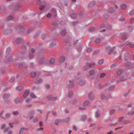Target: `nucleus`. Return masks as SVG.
Listing matches in <instances>:
<instances>
[{
	"label": "nucleus",
	"instance_id": "f257e3e1",
	"mask_svg": "<svg viewBox=\"0 0 134 134\" xmlns=\"http://www.w3.org/2000/svg\"><path fill=\"white\" fill-rule=\"evenodd\" d=\"M6 126V125L5 124H2L1 125V129L3 130L4 132H7L9 129V127L5 128Z\"/></svg>",
	"mask_w": 134,
	"mask_h": 134
},
{
	"label": "nucleus",
	"instance_id": "f03ea898",
	"mask_svg": "<svg viewBox=\"0 0 134 134\" xmlns=\"http://www.w3.org/2000/svg\"><path fill=\"white\" fill-rule=\"evenodd\" d=\"M35 113L34 111L32 110L29 114V118L30 119H31L34 117V115Z\"/></svg>",
	"mask_w": 134,
	"mask_h": 134
},
{
	"label": "nucleus",
	"instance_id": "7ed1b4c3",
	"mask_svg": "<svg viewBox=\"0 0 134 134\" xmlns=\"http://www.w3.org/2000/svg\"><path fill=\"white\" fill-rule=\"evenodd\" d=\"M43 81V80L41 79H37L35 82V83L36 84H38L41 83Z\"/></svg>",
	"mask_w": 134,
	"mask_h": 134
},
{
	"label": "nucleus",
	"instance_id": "20e7f679",
	"mask_svg": "<svg viewBox=\"0 0 134 134\" xmlns=\"http://www.w3.org/2000/svg\"><path fill=\"white\" fill-rule=\"evenodd\" d=\"M56 14V10L54 9H52L51 10V16L52 15H55Z\"/></svg>",
	"mask_w": 134,
	"mask_h": 134
},
{
	"label": "nucleus",
	"instance_id": "39448f33",
	"mask_svg": "<svg viewBox=\"0 0 134 134\" xmlns=\"http://www.w3.org/2000/svg\"><path fill=\"white\" fill-rule=\"evenodd\" d=\"M29 94V92L28 91H25L23 95V97L24 98H26Z\"/></svg>",
	"mask_w": 134,
	"mask_h": 134
},
{
	"label": "nucleus",
	"instance_id": "423d86ee",
	"mask_svg": "<svg viewBox=\"0 0 134 134\" xmlns=\"http://www.w3.org/2000/svg\"><path fill=\"white\" fill-rule=\"evenodd\" d=\"M28 129V128L23 127L20 129V132L18 134H22L23 133L24 130H27Z\"/></svg>",
	"mask_w": 134,
	"mask_h": 134
},
{
	"label": "nucleus",
	"instance_id": "0eeeda50",
	"mask_svg": "<svg viewBox=\"0 0 134 134\" xmlns=\"http://www.w3.org/2000/svg\"><path fill=\"white\" fill-rule=\"evenodd\" d=\"M21 98L19 97H17L15 98L14 100V102L16 103H19L20 101Z\"/></svg>",
	"mask_w": 134,
	"mask_h": 134
},
{
	"label": "nucleus",
	"instance_id": "6e6552de",
	"mask_svg": "<svg viewBox=\"0 0 134 134\" xmlns=\"http://www.w3.org/2000/svg\"><path fill=\"white\" fill-rule=\"evenodd\" d=\"M36 73L35 72H31L30 75L33 78H34L36 76Z\"/></svg>",
	"mask_w": 134,
	"mask_h": 134
},
{
	"label": "nucleus",
	"instance_id": "1a4fd4ad",
	"mask_svg": "<svg viewBox=\"0 0 134 134\" xmlns=\"http://www.w3.org/2000/svg\"><path fill=\"white\" fill-rule=\"evenodd\" d=\"M10 96L9 94L8 93L4 94L3 96V97L4 99H7Z\"/></svg>",
	"mask_w": 134,
	"mask_h": 134
},
{
	"label": "nucleus",
	"instance_id": "9d476101",
	"mask_svg": "<svg viewBox=\"0 0 134 134\" xmlns=\"http://www.w3.org/2000/svg\"><path fill=\"white\" fill-rule=\"evenodd\" d=\"M65 60V57L64 56H62L60 57L59 59V62L61 63L64 61Z\"/></svg>",
	"mask_w": 134,
	"mask_h": 134
},
{
	"label": "nucleus",
	"instance_id": "9b49d317",
	"mask_svg": "<svg viewBox=\"0 0 134 134\" xmlns=\"http://www.w3.org/2000/svg\"><path fill=\"white\" fill-rule=\"evenodd\" d=\"M74 84L73 82L72 81H70L69 85V87L70 88H72Z\"/></svg>",
	"mask_w": 134,
	"mask_h": 134
},
{
	"label": "nucleus",
	"instance_id": "f8f14e48",
	"mask_svg": "<svg viewBox=\"0 0 134 134\" xmlns=\"http://www.w3.org/2000/svg\"><path fill=\"white\" fill-rule=\"evenodd\" d=\"M16 88L18 91H21L23 90V87L21 86H18Z\"/></svg>",
	"mask_w": 134,
	"mask_h": 134
},
{
	"label": "nucleus",
	"instance_id": "ddd939ff",
	"mask_svg": "<svg viewBox=\"0 0 134 134\" xmlns=\"http://www.w3.org/2000/svg\"><path fill=\"white\" fill-rule=\"evenodd\" d=\"M11 116V114L9 113H6L5 115V119L10 118Z\"/></svg>",
	"mask_w": 134,
	"mask_h": 134
},
{
	"label": "nucleus",
	"instance_id": "4468645a",
	"mask_svg": "<svg viewBox=\"0 0 134 134\" xmlns=\"http://www.w3.org/2000/svg\"><path fill=\"white\" fill-rule=\"evenodd\" d=\"M100 112L98 111H97L96 114V118H98L100 116Z\"/></svg>",
	"mask_w": 134,
	"mask_h": 134
},
{
	"label": "nucleus",
	"instance_id": "2eb2a0df",
	"mask_svg": "<svg viewBox=\"0 0 134 134\" xmlns=\"http://www.w3.org/2000/svg\"><path fill=\"white\" fill-rule=\"evenodd\" d=\"M12 114L13 115L15 116H18L19 115V112L18 111H14L13 112Z\"/></svg>",
	"mask_w": 134,
	"mask_h": 134
},
{
	"label": "nucleus",
	"instance_id": "dca6fc26",
	"mask_svg": "<svg viewBox=\"0 0 134 134\" xmlns=\"http://www.w3.org/2000/svg\"><path fill=\"white\" fill-rule=\"evenodd\" d=\"M85 83V81L84 80H82L80 81L79 83V85L81 86L84 85Z\"/></svg>",
	"mask_w": 134,
	"mask_h": 134
},
{
	"label": "nucleus",
	"instance_id": "f3484780",
	"mask_svg": "<svg viewBox=\"0 0 134 134\" xmlns=\"http://www.w3.org/2000/svg\"><path fill=\"white\" fill-rule=\"evenodd\" d=\"M115 110L114 109H112L109 112V113L110 115H112L115 113Z\"/></svg>",
	"mask_w": 134,
	"mask_h": 134
},
{
	"label": "nucleus",
	"instance_id": "a211bd4d",
	"mask_svg": "<svg viewBox=\"0 0 134 134\" xmlns=\"http://www.w3.org/2000/svg\"><path fill=\"white\" fill-rule=\"evenodd\" d=\"M30 96L32 98H36V96L35 95V94L33 93H31L30 94Z\"/></svg>",
	"mask_w": 134,
	"mask_h": 134
},
{
	"label": "nucleus",
	"instance_id": "6ab92c4d",
	"mask_svg": "<svg viewBox=\"0 0 134 134\" xmlns=\"http://www.w3.org/2000/svg\"><path fill=\"white\" fill-rule=\"evenodd\" d=\"M94 73V70H91L89 72V74L90 75H93Z\"/></svg>",
	"mask_w": 134,
	"mask_h": 134
},
{
	"label": "nucleus",
	"instance_id": "aec40b11",
	"mask_svg": "<svg viewBox=\"0 0 134 134\" xmlns=\"http://www.w3.org/2000/svg\"><path fill=\"white\" fill-rule=\"evenodd\" d=\"M66 34V31L64 30H63L61 33V34L62 36H64Z\"/></svg>",
	"mask_w": 134,
	"mask_h": 134
},
{
	"label": "nucleus",
	"instance_id": "412c9836",
	"mask_svg": "<svg viewBox=\"0 0 134 134\" xmlns=\"http://www.w3.org/2000/svg\"><path fill=\"white\" fill-rule=\"evenodd\" d=\"M126 45H129V46L131 48L134 47V44H132L130 43H126Z\"/></svg>",
	"mask_w": 134,
	"mask_h": 134
},
{
	"label": "nucleus",
	"instance_id": "4be33fe9",
	"mask_svg": "<svg viewBox=\"0 0 134 134\" xmlns=\"http://www.w3.org/2000/svg\"><path fill=\"white\" fill-rule=\"evenodd\" d=\"M73 94V93L71 91H69L68 93V96L69 97H71Z\"/></svg>",
	"mask_w": 134,
	"mask_h": 134
},
{
	"label": "nucleus",
	"instance_id": "5701e85b",
	"mask_svg": "<svg viewBox=\"0 0 134 134\" xmlns=\"http://www.w3.org/2000/svg\"><path fill=\"white\" fill-rule=\"evenodd\" d=\"M120 81H124L126 80V77H122L120 78Z\"/></svg>",
	"mask_w": 134,
	"mask_h": 134
},
{
	"label": "nucleus",
	"instance_id": "b1692460",
	"mask_svg": "<svg viewBox=\"0 0 134 134\" xmlns=\"http://www.w3.org/2000/svg\"><path fill=\"white\" fill-rule=\"evenodd\" d=\"M57 97H51V100L54 101L57 100Z\"/></svg>",
	"mask_w": 134,
	"mask_h": 134
},
{
	"label": "nucleus",
	"instance_id": "393cba45",
	"mask_svg": "<svg viewBox=\"0 0 134 134\" xmlns=\"http://www.w3.org/2000/svg\"><path fill=\"white\" fill-rule=\"evenodd\" d=\"M22 40L20 38H18L16 40V42L17 43H19L21 42Z\"/></svg>",
	"mask_w": 134,
	"mask_h": 134
},
{
	"label": "nucleus",
	"instance_id": "a878e982",
	"mask_svg": "<svg viewBox=\"0 0 134 134\" xmlns=\"http://www.w3.org/2000/svg\"><path fill=\"white\" fill-rule=\"evenodd\" d=\"M89 103V101L86 100L85 102L83 103V106H86Z\"/></svg>",
	"mask_w": 134,
	"mask_h": 134
},
{
	"label": "nucleus",
	"instance_id": "bb28decb",
	"mask_svg": "<svg viewBox=\"0 0 134 134\" xmlns=\"http://www.w3.org/2000/svg\"><path fill=\"white\" fill-rule=\"evenodd\" d=\"M55 63V59L54 58L51 59V64H54Z\"/></svg>",
	"mask_w": 134,
	"mask_h": 134
},
{
	"label": "nucleus",
	"instance_id": "cd10ccee",
	"mask_svg": "<svg viewBox=\"0 0 134 134\" xmlns=\"http://www.w3.org/2000/svg\"><path fill=\"white\" fill-rule=\"evenodd\" d=\"M126 7V5L123 4L122 5L121 8L122 10L125 9Z\"/></svg>",
	"mask_w": 134,
	"mask_h": 134
},
{
	"label": "nucleus",
	"instance_id": "c85d7f7f",
	"mask_svg": "<svg viewBox=\"0 0 134 134\" xmlns=\"http://www.w3.org/2000/svg\"><path fill=\"white\" fill-rule=\"evenodd\" d=\"M71 16V17L73 18H75L76 17V14L75 13H73L72 14Z\"/></svg>",
	"mask_w": 134,
	"mask_h": 134
},
{
	"label": "nucleus",
	"instance_id": "c756f323",
	"mask_svg": "<svg viewBox=\"0 0 134 134\" xmlns=\"http://www.w3.org/2000/svg\"><path fill=\"white\" fill-rule=\"evenodd\" d=\"M106 75V74L104 73H103L101 74L100 75V77L101 78H102L105 76Z\"/></svg>",
	"mask_w": 134,
	"mask_h": 134
},
{
	"label": "nucleus",
	"instance_id": "7c9ffc66",
	"mask_svg": "<svg viewBox=\"0 0 134 134\" xmlns=\"http://www.w3.org/2000/svg\"><path fill=\"white\" fill-rule=\"evenodd\" d=\"M126 38L127 36L126 35H122L121 37L122 40H125L126 39Z\"/></svg>",
	"mask_w": 134,
	"mask_h": 134
},
{
	"label": "nucleus",
	"instance_id": "2f4dec72",
	"mask_svg": "<svg viewBox=\"0 0 134 134\" xmlns=\"http://www.w3.org/2000/svg\"><path fill=\"white\" fill-rule=\"evenodd\" d=\"M103 62V60L102 59L99 60L98 62V63L99 64H102Z\"/></svg>",
	"mask_w": 134,
	"mask_h": 134
},
{
	"label": "nucleus",
	"instance_id": "473e14b6",
	"mask_svg": "<svg viewBox=\"0 0 134 134\" xmlns=\"http://www.w3.org/2000/svg\"><path fill=\"white\" fill-rule=\"evenodd\" d=\"M11 51V49L10 48H8L7 49L6 52L7 54H9Z\"/></svg>",
	"mask_w": 134,
	"mask_h": 134
},
{
	"label": "nucleus",
	"instance_id": "72a5a7b5",
	"mask_svg": "<svg viewBox=\"0 0 134 134\" xmlns=\"http://www.w3.org/2000/svg\"><path fill=\"white\" fill-rule=\"evenodd\" d=\"M99 52V50H97L96 51H94L93 53V55H96L98 54Z\"/></svg>",
	"mask_w": 134,
	"mask_h": 134
},
{
	"label": "nucleus",
	"instance_id": "f704fd0d",
	"mask_svg": "<svg viewBox=\"0 0 134 134\" xmlns=\"http://www.w3.org/2000/svg\"><path fill=\"white\" fill-rule=\"evenodd\" d=\"M117 74L118 75H120L122 73V71L121 70H118L117 72Z\"/></svg>",
	"mask_w": 134,
	"mask_h": 134
},
{
	"label": "nucleus",
	"instance_id": "c9c22d12",
	"mask_svg": "<svg viewBox=\"0 0 134 134\" xmlns=\"http://www.w3.org/2000/svg\"><path fill=\"white\" fill-rule=\"evenodd\" d=\"M45 7V5H43L40 7V9L41 10H43L44 8Z\"/></svg>",
	"mask_w": 134,
	"mask_h": 134
},
{
	"label": "nucleus",
	"instance_id": "e433bc0d",
	"mask_svg": "<svg viewBox=\"0 0 134 134\" xmlns=\"http://www.w3.org/2000/svg\"><path fill=\"white\" fill-rule=\"evenodd\" d=\"M129 14L130 15H133L134 14V10H132L130 11L129 12Z\"/></svg>",
	"mask_w": 134,
	"mask_h": 134
},
{
	"label": "nucleus",
	"instance_id": "4c0bfd02",
	"mask_svg": "<svg viewBox=\"0 0 134 134\" xmlns=\"http://www.w3.org/2000/svg\"><path fill=\"white\" fill-rule=\"evenodd\" d=\"M15 80V78L14 77H12L10 80V82L11 83H12Z\"/></svg>",
	"mask_w": 134,
	"mask_h": 134
},
{
	"label": "nucleus",
	"instance_id": "58836bf2",
	"mask_svg": "<svg viewBox=\"0 0 134 134\" xmlns=\"http://www.w3.org/2000/svg\"><path fill=\"white\" fill-rule=\"evenodd\" d=\"M14 18L13 16L12 15H10L8 18V19L9 20H11L13 19Z\"/></svg>",
	"mask_w": 134,
	"mask_h": 134
},
{
	"label": "nucleus",
	"instance_id": "ea45409f",
	"mask_svg": "<svg viewBox=\"0 0 134 134\" xmlns=\"http://www.w3.org/2000/svg\"><path fill=\"white\" fill-rule=\"evenodd\" d=\"M92 51V49L91 48H88L87 49V52H90Z\"/></svg>",
	"mask_w": 134,
	"mask_h": 134
},
{
	"label": "nucleus",
	"instance_id": "a19ab883",
	"mask_svg": "<svg viewBox=\"0 0 134 134\" xmlns=\"http://www.w3.org/2000/svg\"><path fill=\"white\" fill-rule=\"evenodd\" d=\"M114 86H111L109 88V89L110 90H112L114 89Z\"/></svg>",
	"mask_w": 134,
	"mask_h": 134
},
{
	"label": "nucleus",
	"instance_id": "79ce46f5",
	"mask_svg": "<svg viewBox=\"0 0 134 134\" xmlns=\"http://www.w3.org/2000/svg\"><path fill=\"white\" fill-rule=\"evenodd\" d=\"M100 40L99 38L97 39L95 41V42L97 43H99L100 41Z\"/></svg>",
	"mask_w": 134,
	"mask_h": 134
},
{
	"label": "nucleus",
	"instance_id": "37998d69",
	"mask_svg": "<svg viewBox=\"0 0 134 134\" xmlns=\"http://www.w3.org/2000/svg\"><path fill=\"white\" fill-rule=\"evenodd\" d=\"M92 92L89 93L88 94V97L91 99H92V98H91V97L92 96Z\"/></svg>",
	"mask_w": 134,
	"mask_h": 134
},
{
	"label": "nucleus",
	"instance_id": "c03bdc74",
	"mask_svg": "<svg viewBox=\"0 0 134 134\" xmlns=\"http://www.w3.org/2000/svg\"><path fill=\"white\" fill-rule=\"evenodd\" d=\"M29 58L30 59H32L34 57V56L33 54H30L29 56Z\"/></svg>",
	"mask_w": 134,
	"mask_h": 134
},
{
	"label": "nucleus",
	"instance_id": "a18cd8bd",
	"mask_svg": "<svg viewBox=\"0 0 134 134\" xmlns=\"http://www.w3.org/2000/svg\"><path fill=\"white\" fill-rule=\"evenodd\" d=\"M113 131L111 130L110 131L107 133V134H113Z\"/></svg>",
	"mask_w": 134,
	"mask_h": 134
},
{
	"label": "nucleus",
	"instance_id": "49530a36",
	"mask_svg": "<svg viewBox=\"0 0 134 134\" xmlns=\"http://www.w3.org/2000/svg\"><path fill=\"white\" fill-rule=\"evenodd\" d=\"M94 64L93 63H89L87 64V65L89 67H91V66Z\"/></svg>",
	"mask_w": 134,
	"mask_h": 134
},
{
	"label": "nucleus",
	"instance_id": "de8ad7c7",
	"mask_svg": "<svg viewBox=\"0 0 134 134\" xmlns=\"http://www.w3.org/2000/svg\"><path fill=\"white\" fill-rule=\"evenodd\" d=\"M46 88L48 89H49L50 88V85L48 84H47L46 85Z\"/></svg>",
	"mask_w": 134,
	"mask_h": 134
},
{
	"label": "nucleus",
	"instance_id": "09e8293b",
	"mask_svg": "<svg viewBox=\"0 0 134 134\" xmlns=\"http://www.w3.org/2000/svg\"><path fill=\"white\" fill-rule=\"evenodd\" d=\"M38 120V118H36L34 119L33 120V122H37Z\"/></svg>",
	"mask_w": 134,
	"mask_h": 134
},
{
	"label": "nucleus",
	"instance_id": "8fccbe9b",
	"mask_svg": "<svg viewBox=\"0 0 134 134\" xmlns=\"http://www.w3.org/2000/svg\"><path fill=\"white\" fill-rule=\"evenodd\" d=\"M129 91H128L127 92H126L124 93V96L126 97L128 95L129 93Z\"/></svg>",
	"mask_w": 134,
	"mask_h": 134
},
{
	"label": "nucleus",
	"instance_id": "3c124183",
	"mask_svg": "<svg viewBox=\"0 0 134 134\" xmlns=\"http://www.w3.org/2000/svg\"><path fill=\"white\" fill-rule=\"evenodd\" d=\"M59 122H60V120H59L58 119L57 120V121H56L55 122V123L56 125H57L59 123Z\"/></svg>",
	"mask_w": 134,
	"mask_h": 134
},
{
	"label": "nucleus",
	"instance_id": "603ef678",
	"mask_svg": "<svg viewBox=\"0 0 134 134\" xmlns=\"http://www.w3.org/2000/svg\"><path fill=\"white\" fill-rule=\"evenodd\" d=\"M123 118L122 117H121L119 118V121H122Z\"/></svg>",
	"mask_w": 134,
	"mask_h": 134
},
{
	"label": "nucleus",
	"instance_id": "864d4df0",
	"mask_svg": "<svg viewBox=\"0 0 134 134\" xmlns=\"http://www.w3.org/2000/svg\"><path fill=\"white\" fill-rule=\"evenodd\" d=\"M19 122V121L18 120H16L15 121H13V124H18Z\"/></svg>",
	"mask_w": 134,
	"mask_h": 134
},
{
	"label": "nucleus",
	"instance_id": "5fc2aeb1",
	"mask_svg": "<svg viewBox=\"0 0 134 134\" xmlns=\"http://www.w3.org/2000/svg\"><path fill=\"white\" fill-rule=\"evenodd\" d=\"M9 125L11 128H13V123H9Z\"/></svg>",
	"mask_w": 134,
	"mask_h": 134
},
{
	"label": "nucleus",
	"instance_id": "6e6d98bb",
	"mask_svg": "<svg viewBox=\"0 0 134 134\" xmlns=\"http://www.w3.org/2000/svg\"><path fill=\"white\" fill-rule=\"evenodd\" d=\"M31 100V99H30V98L27 99L26 100V103H28Z\"/></svg>",
	"mask_w": 134,
	"mask_h": 134
},
{
	"label": "nucleus",
	"instance_id": "4d7b16f0",
	"mask_svg": "<svg viewBox=\"0 0 134 134\" xmlns=\"http://www.w3.org/2000/svg\"><path fill=\"white\" fill-rule=\"evenodd\" d=\"M4 112V110H2L1 112L0 113V116L3 115Z\"/></svg>",
	"mask_w": 134,
	"mask_h": 134
},
{
	"label": "nucleus",
	"instance_id": "13d9d810",
	"mask_svg": "<svg viewBox=\"0 0 134 134\" xmlns=\"http://www.w3.org/2000/svg\"><path fill=\"white\" fill-rule=\"evenodd\" d=\"M37 3L38 4H40L41 3V2L40 0H37L36 1Z\"/></svg>",
	"mask_w": 134,
	"mask_h": 134
},
{
	"label": "nucleus",
	"instance_id": "bf43d9fd",
	"mask_svg": "<svg viewBox=\"0 0 134 134\" xmlns=\"http://www.w3.org/2000/svg\"><path fill=\"white\" fill-rule=\"evenodd\" d=\"M35 50L33 49H31V52L32 53H34V52H35Z\"/></svg>",
	"mask_w": 134,
	"mask_h": 134
},
{
	"label": "nucleus",
	"instance_id": "052dcab7",
	"mask_svg": "<svg viewBox=\"0 0 134 134\" xmlns=\"http://www.w3.org/2000/svg\"><path fill=\"white\" fill-rule=\"evenodd\" d=\"M39 125L40 126H43L42 122V121H41L40 122Z\"/></svg>",
	"mask_w": 134,
	"mask_h": 134
},
{
	"label": "nucleus",
	"instance_id": "680f3d73",
	"mask_svg": "<svg viewBox=\"0 0 134 134\" xmlns=\"http://www.w3.org/2000/svg\"><path fill=\"white\" fill-rule=\"evenodd\" d=\"M47 17L48 18L50 17V13H49L47 15Z\"/></svg>",
	"mask_w": 134,
	"mask_h": 134
},
{
	"label": "nucleus",
	"instance_id": "e2e57ef3",
	"mask_svg": "<svg viewBox=\"0 0 134 134\" xmlns=\"http://www.w3.org/2000/svg\"><path fill=\"white\" fill-rule=\"evenodd\" d=\"M19 28L21 29H23L24 27L22 26H19Z\"/></svg>",
	"mask_w": 134,
	"mask_h": 134
},
{
	"label": "nucleus",
	"instance_id": "0e129e2a",
	"mask_svg": "<svg viewBox=\"0 0 134 134\" xmlns=\"http://www.w3.org/2000/svg\"><path fill=\"white\" fill-rule=\"evenodd\" d=\"M12 130H10L9 131L8 134H12Z\"/></svg>",
	"mask_w": 134,
	"mask_h": 134
},
{
	"label": "nucleus",
	"instance_id": "69168bd1",
	"mask_svg": "<svg viewBox=\"0 0 134 134\" xmlns=\"http://www.w3.org/2000/svg\"><path fill=\"white\" fill-rule=\"evenodd\" d=\"M77 101V100L76 99H75L73 101V103H76Z\"/></svg>",
	"mask_w": 134,
	"mask_h": 134
},
{
	"label": "nucleus",
	"instance_id": "338daca9",
	"mask_svg": "<svg viewBox=\"0 0 134 134\" xmlns=\"http://www.w3.org/2000/svg\"><path fill=\"white\" fill-rule=\"evenodd\" d=\"M130 64V63H129V62H128V63H126L125 64V65L127 66H129V65Z\"/></svg>",
	"mask_w": 134,
	"mask_h": 134
},
{
	"label": "nucleus",
	"instance_id": "774afa93",
	"mask_svg": "<svg viewBox=\"0 0 134 134\" xmlns=\"http://www.w3.org/2000/svg\"><path fill=\"white\" fill-rule=\"evenodd\" d=\"M130 21L131 23H133L134 21V18H132L131 20Z\"/></svg>",
	"mask_w": 134,
	"mask_h": 134
}]
</instances>
